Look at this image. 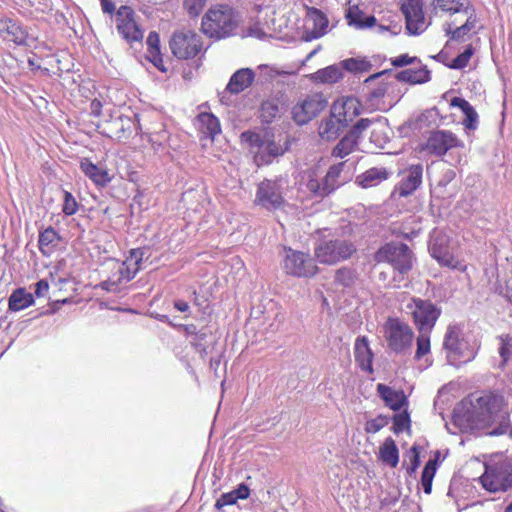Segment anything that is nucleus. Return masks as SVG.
Returning a JSON list of instances; mask_svg holds the SVG:
<instances>
[{"label":"nucleus","instance_id":"052dcab7","mask_svg":"<svg viewBox=\"0 0 512 512\" xmlns=\"http://www.w3.org/2000/svg\"><path fill=\"white\" fill-rule=\"evenodd\" d=\"M508 336H501V346L499 347V354L502 357L503 361L506 362L509 358V349H508Z\"/></svg>","mask_w":512,"mask_h":512},{"label":"nucleus","instance_id":"a878e982","mask_svg":"<svg viewBox=\"0 0 512 512\" xmlns=\"http://www.w3.org/2000/svg\"><path fill=\"white\" fill-rule=\"evenodd\" d=\"M255 79V73L250 68L237 70L230 78L226 90L232 94H239L248 88Z\"/></svg>","mask_w":512,"mask_h":512},{"label":"nucleus","instance_id":"de8ad7c7","mask_svg":"<svg viewBox=\"0 0 512 512\" xmlns=\"http://www.w3.org/2000/svg\"><path fill=\"white\" fill-rule=\"evenodd\" d=\"M344 69L350 72H367L371 69L372 65L365 59H346L342 62Z\"/></svg>","mask_w":512,"mask_h":512},{"label":"nucleus","instance_id":"2eb2a0df","mask_svg":"<svg viewBox=\"0 0 512 512\" xmlns=\"http://www.w3.org/2000/svg\"><path fill=\"white\" fill-rule=\"evenodd\" d=\"M116 27L119 34L130 45L142 43L143 32L134 20V11L128 6H121L116 14Z\"/></svg>","mask_w":512,"mask_h":512},{"label":"nucleus","instance_id":"79ce46f5","mask_svg":"<svg viewBox=\"0 0 512 512\" xmlns=\"http://www.w3.org/2000/svg\"><path fill=\"white\" fill-rule=\"evenodd\" d=\"M146 43L148 46L149 59L157 66V62L162 61L160 55V38L158 33L151 31Z\"/></svg>","mask_w":512,"mask_h":512},{"label":"nucleus","instance_id":"412c9836","mask_svg":"<svg viewBox=\"0 0 512 512\" xmlns=\"http://www.w3.org/2000/svg\"><path fill=\"white\" fill-rule=\"evenodd\" d=\"M448 243L449 239L446 235L435 232L431 236L429 244L431 256L445 266H449L452 263V255Z\"/></svg>","mask_w":512,"mask_h":512},{"label":"nucleus","instance_id":"f257e3e1","mask_svg":"<svg viewBox=\"0 0 512 512\" xmlns=\"http://www.w3.org/2000/svg\"><path fill=\"white\" fill-rule=\"evenodd\" d=\"M504 398L500 395L486 392L471 402V408L464 417L472 429H484L498 423L489 434L503 435L509 428V416L503 412Z\"/></svg>","mask_w":512,"mask_h":512},{"label":"nucleus","instance_id":"f8f14e48","mask_svg":"<svg viewBox=\"0 0 512 512\" xmlns=\"http://www.w3.org/2000/svg\"><path fill=\"white\" fill-rule=\"evenodd\" d=\"M283 268L287 274L297 277H311L318 270L309 255L292 249L286 250Z\"/></svg>","mask_w":512,"mask_h":512},{"label":"nucleus","instance_id":"6e6d98bb","mask_svg":"<svg viewBox=\"0 0 512 512\" xmlns=\"http://www.w3.org/2000/svg\"><path fill=\"white\" fill-rule=\"evenodd\" d=\"M420 64V60L415 56H409L408 54H402L391 59V64L395 67H404L410 64Z\"/></svg>","mask_w":512,"mask_h":512},{"label":"nucleus","instance_id":"473e14b6","mask_svg":"<svg viewBox=\"0 0 512 512\" xmlns=\"http://www.w3.org/2000/svg\"><path fill=\"white\" fill-rule=\"evenodd\" d=\"M450 105L453 107H458L462 110L465 115L463 124L466 129H476L478 123V114L467 100L460 97H454L451 99Z\"/></svg>","mask_w":512,"mask_h":512},{"label":"nucleus","instance_id":"69168bd1","mask_svg":"<svg viewBox=\"0 0 512 512\" xmlns=\"http://www.w3.org/2000/svg\"><path fill=\"white\" fill-rule=\"evenodd\" d=\"M90 108L92 115L99 116L102 109V103L99 100L94 99L90 104Z\"/></svg>","mask_w":512,"mask_h":512},{"label":"nucleus","instance_id":"a19ab883","mask_svg":"<svg viewBox=\"0 0 512 512\" xmlns=\"http://www.w3.org/2000/svg\"><path fill=\"white\" fill-rule=\"evenodd\" d=\"M357 147L358 143L346 134L334 147L332 155L334 157L343 158L353 152Z\"/></svg>","mask_w":512,"mask_h":512},{"label":"nucleus","instance_id":"72a5a7b5","mask_svg":"<svg viewBox=\"0 0 512 512\" xmlns=\"http://www.w3.org/2000/svg\"><path fill=\"white\" fill-rule=\"evenodd\" d=\"M432 6L435 10L455 14L468 13L471 5L468 0H433Z\"/></svg>","mask_w":512,"mask_h":512},{"label":"nucleus","instance_id":"3c124183","mask_svg":"<svg viewBox=\"0 0 512 512\" xmlns=\"http://www.w3.org/2000/svg\"><path fill=\"white\" fill-rule=\"evenodd\" d=\"M207 0H183V8L190 17H197L203 11Z\"/></svg>","mask_w":512,"mask_h":512},{"label":"nucleus","instance_id":"ddd939ff","mask_svg":"<svg viewBox=\"0 0 512 512\" xmlns=\"http://www.w3.org/2000/svg\"><path fill=\"white\" fill-rule=\"evenodd\" d=\"M327 104V99L321 93L308 95L301 103L293 107V119L297 124L304 125L323 111Z\"/></svg>","mask_w":512,"mask_h":512},{"label":"nucleus","instance_id":"5701e85b","mask_svg":"<svg viewBox=\"0 0 512 512\" xmlns=\"http://www.w3.org/2000/svg\"><path fill=\"white\" fill-rule=\"evenodd\" d=\"M0 37L7 42L16 45H25L27 39L26 30L12 19L0 20Z\"/></svg>","mask_w":512,"mask_h":512},{"label":"nucleus","instance_id":"a18cd8bd","mask_svg":"<svg viewBox=\"0 0 512 512\" xmlns=\"http://www.w3.org/2000/svg\"><path fill=\"white\" fill-rule=\"evenodd\" d=\"M431 331L419 332L417 337V349L415 352V359L420 360L422 357L430 352V334Z\"/></svg>","mask_w":512,"mask_h":512},{"label":"nucleus","instance_id":"2f4dec72","mask_svg":"<svg viewBox=\"0 0 512 512\" xmlns=\"http://www.w3.org/2000/svg\"><path fill=\"white\" fill-rule=\"evenodd\" d=\"M80 168L82 172L98 186L103 187L111 181L107 170L96 166L87 159L81 162Z\"/></svg>","mask_w":512,"mask_h":512},{"label":"nucleus","instance_id":"f704fd0d","mask_svg":"<svg viewBox=\"0 0 512 512\" xmlns=\"http://www.w3.org/2000/svg\"><path fill=\"white\" fill-rule=\"evenodd\" d=\"M33 303V295L31 293H27L23 288H18L13 291L8 299V307L11 311H20L29 307Z\"/></svg>","mask_w":512,"mask_h":512},{"label":"nucleus","instance_id":"09e8293b","mask_svg":"<svg viewBox=\"0 0 512 512\" xmlns=\"http://www.w3.org/2000/svg\"><path fill=\"white\" fill-rule=\"evenodd\" d=\"M473 53H474V48L472 47V45L467 46L466 49L464 50V52H462L456 58H454L453 61L451 62V64L448 65L449 68L463 69L464 67H466L468 65V62H469L470 58L472 57Z\"/></svg>","mask_w":512,"mask_h":512},{"label":"nucleus","instance_id":"423d86ee","mask_svg":"<svg viewBox=\"0 0 512 512\" xmlns=\"http://www.w3.org/2000/svg\"><path fill=\"white\" fill-rule=\"evenodd\" d=\"M377 263H389L400 274H407L413 266V254L404 243H388L374 255Z\"/></svg>","mask_w":512,"mask_h":512},{"label":"nucleus","instance_id":"9b49d317","mask_svg":"<svg viewBox=\"0 0 512 512\" xmlns=\"http://www.w3.org/2000/svg\"><path fill=\"white\" fill-rule=\"evenodd\" d=\"M355 251L356 248L353 243L336 239L321 243L315 249V256L321 263L335 264L340 260L348 259Z\"/></svg>","mask_w":512,"mask_h":512},{"label":"nucleus","instance_id":"58836bf2","mask_svg":"<svg viewBox=\"0 0 512 512\" xmlns=\"http://www.w3.org/2000/svg\"><path fill=\"white\" fill-rule=\"evenodd\" d=\"M312 77L317 82L335 83L342 77V73L339 68L328 66L315 72Z\"/></svg>","mask_w":512,"mask_h":512},{"label":"nucleus","instance_id":"7c9ffc66","mask_svg":"<svg viewBox=\"0 0 512 512\" xmlns=\"http://www.w3.org/2000/svg\"><path fill=\"white\" fill-rule=\"evenodd\" d=\"M196 126L203 135L212 140L221 133L220 122L212 113H200L196 118Z\"/></svg>","mask_w":512,"mask_h":512},{"label":"nucleus","instance_id":"338daca9","mask_svg":"<svg viewBox=\"0 0 512 512\" xmlns=\"http://www.w3.org/2000/svg\"><path fill=\"white\" fill-rule=\"evenodd\" d=\"M101 6L105 13L112 14L115 11V5L110 0H101Z\"/></svg>","mask_w":512,"mask_h":512},{"label":"nucleus","instance_id":"774afa93","mask_svg":"<svg viewBox=\"0 0 512 512\" xmlns=\"http://www.w3.org/2000/svg\"><path fill=\"white\" fill-rule=\"evenodd\" d=\"M174 307L180 312H186L189 310V305L186 301L176 300L174 302Z\"/></svg>","mask_w":512,"mask_h":512},{"label":"nucleus","instance_id":"e2e57ef3","mask_svg":"<svg viewBox=\"0 0 512 512\" xmlns=\"http://www.w3.org/2000/svg\"><path fill=\"white\" fill-rule=\"evenodd\" d=\"M237 495V499H246L249 496L250 490L245 484H241L236 490L232 491Z\"/></svg>","mask_w":512,"mask_h":512},{"label":"nucleus","instance_id":"b1692460","mask_svg":"<svg viewBox=\"0 0 512 512\" xmlns=\"http://www.w3.org/2000/svg\"><path fill=\"white\" fill-rule=\"evenodd\" d=\"M392 172L385 167H372L356 177L355 182L362 188L378 186L391 176Z\"/></svg>","mask_w":512,"mask_h":512},{"label":"nucleus","instance_id":"603ef678","mask_svg":"<svg viewBox=\"0 0 512 512\" xmlns=\"http://www.w3.org/2000/svg\"><path fill=\"white\" fill-rule=\"evenodd\" d=\"M389 422V418L384 415H378L376 418L371 419L365 424V432L367 433H377L383 427H385Z\"/></svg>","mask_w":512,"mask_h":512},{"label":"nucleus","instance_id":"1a4fd4ad","mask_svg":"<svg viewBox=\"0 0 512 512\" xmlns=\"http://www.w3.org/2000/svg\"><path fill=\"white\" fill-rule=\"evenodd\" d=\"M344 167L345 162L332 165L321 180L315 175H310L306 183V188L316 197L323 198L328 196L345 182V180L341 178Z\"/></svg>","mask_w":512,"mask_h":512},{"label":"nucleus","instance_id":"4d7b16f0","mask_svg":"<svg viewBox=\"0 0 512 512\" xmlns=\"http://www.w3.org/2000/svg\"><path fill=\"white\" fill-rule=\"evenodd\" d=\"M78 205L75 198L69 192L64 193L63 212L66 215H73L77 211Z\"/></svg>","mask_w":512,"mask_h":512},{"label":"nucleus","instance_id":"cd10ccee","mask_svg":"<svg viewBox=\"0 0 512 512\" xmlns=\"http://www.w3.org/2000/svg\"><path fill=\"white\" fill-rule=\"evenodd\" d=\"M395 78L412 85L423 84L431 79V72L427 66L420 63L418 68H408L396 73Z\"/></svg>","mask_w":512,"mask_h":512},{"label":"nucleus","instance_id":"7ed1b4c3","mask_svg":"<svg viewBox=\"0 0 512 512\" xmlns=\"http://www.w3.org/2000/svg\"><path fill=\"white\" fill-rule=\"evenodd\" d=\"M237 26V13L231 6L224 4L211 6L201 23L203 33L218 40L231 36Z\"/></svg>","mask_w":512,"mask_h":512},{"label":"nucleus","instance_id":"5fc2aeb1","mask_svg":"<svg viewBox=\"0 0 512 512\" xmlns=\"http://www.w3.org/2000/svg\"><path fill=\"white\" fill-rule=\"evenodd\" d=\"M409 460L410 467L407 468V473L411 476L413 475L420 465V457H419V448L416 445H413L409 451Z\"/></svg>","mask_w":512,"mask_h":512},{"label":"nucleus","instance_id":"f03ea898","mask_svg":"<svg viewBox=\"0 0 512 512\" xmlns=\"http://www.w3.org/2000/svg\"><path fill=\"white\" fill-rule=\"evenodd\" d=\"M241 139L255 150L254 160L258 166L268 165L272 161L285 154L290 148L288 136H275L269 131L256 133L246 131L241 134Z\"/></svg>","mask_w":512,"mask_h":512},{"label":"nucleus","instance_id":"864d4df0","mask_svg":"<svg viewBox=\"0 0 512 512\" xmlns=\"http://www.w3.org/2000/svg\"><path fill=\"white\" fill-rule=\"evenodd\" d=\"M371 124L372 120L368 118H362L351 128L347 134L357 143H359V139L361 138L363 131H365Z\"/></svg>","mask_w":512,"mask_h":512},{"label":"nucleus","instance_id":"9d476101","mask_svg":"<svg viewBox=\"0 0 512 512\" xmlns=\"http://www.w3.org/2000/svg\"><path fill=\"white\" fill-rule=\"evenodd\" d=\"M170 49L178 59L194 58L202 49L201 36L191 30L174 32Z\"/></svg>","mask_w":512,"mask_h":512},{"label":"nucleus","instance_id":"c756f323","mask_svg":"<svg viewBox=\"0 0 512 512\" xmlns=\"http://www.w3.org/2000/svg\"><path fill=\"white\" fill-rule=\"evenodd\" d=\"M391 74V70H384V71H381L379 73H375L371 76H369L366 80H365V83L367 84V87L369 88V92H368V96H367V100L372 104V105H377L378 102L384 97V95L386 94L387 92V86L388 84L385 83V82H380L377 86L375 87H371L374 82L378 79V78H382L384 76H388Z\"/></svg>","mask_w":512,"mask_h":512},{"label":"nucleus","instance_id":"680f3d73","mask_svg":"<svg viewBox=\"0 0 512 512\" xmlns=\"http://www.w3.org/2000/svg\"><path fill=\"white\" fill-rule=\"evenodd\" d=\"M48 290H49V284L46 280H40L36 283L35 294L38 297L45 296L47 294Z\"/></svg>","mask_w":512,"mask_h":512},{"label":"nucleus","instance_id":"37998d69","mask_svg":"<svg viewBox=\"0 0 512 512\" xmlns=\"http://www.w3.org/2000/svg\"><path fill=\"white\" fill-rule=\"evenodd\" d=\"M132 256L136 258V261H135V265L138 266L140 261L142 260V253H140L139 250H133L132 251ZM139 270V267H136L133 271L130 270V268L128 266H126L125 263H122L121 266L119 267V279H118V282H120L121 280H125L126 282H129L130 280H132L137 271Z\"/></svg>","mask_w":512,"mask_h":512},{"label":"nucleus","instance_id":"0e129e2a","mask_svg":"<svg viewBox=\"0 0 512 512\" xmlns=\"http://www.w3.org/2000/svg\"><path fill=\"white\" fill-rule=\"evenodd\" d=\"M376 24V18L374 16H367L364 20H362V23L358 24V28H370L373 27Z\"/></svg>","mask_w":512,"mask_h":512},{"label":"nucleus","instance_id":"13d9d810","mask_svg":"<svg viewBox=\"0 0 512 512\" xmlns=\"http://www.w3.org/2000/svg\"><path fill=\"white\" fill-rule=\"evenodd\" d=\"M237 501V495L232 491L229 493L222 494L216 501L215 507L218 511H222L224 506L233 505Z\"/></svg>","mask_w":512,"mask_h":512},{"label":"nucleus","instance_id":"f3484780","mask_svg":"<svg viewBox=\"0 0 512 512\" xmlns=\"http://www.w3.org/2000/svg\"><path fill=\"white\" fill-rule=\"evenodd\" d=\"M132 125L130 117L121 115L96 124L100 133L117 140L127 139L131 134Z\"/></svg>","mask_w":512,"mask_h":512},{"label":"nucleus","instance_id":"0eeeda50","mask_svg":"<svg viewBox=\"0 0 512 512\" xmlns=\"http://www.w3.org/2000/svg\"><path fill=\"white\" fill-rule=\"evenodd\" d=\"M383 329L387 345L393 352L400 354L410 350L414 333L408 324L398 318H388Z\"/></svg>","mask_w":512,"mask_h":512},{"label":"nucleus","instance_id":"4be33fe9","mask_svg":"<svg viewBox=\"0 0 512 512\" xmlns=\"http://www.w3.org/2000/svg\"><path fill=\"white\" fill-rule=\"evenodd\" d=\"M423 166L422 164L411 165L403 172V177L399 184L400 196L412 194L422 183Z\"/></svg>","mask_w":512,"mask_h":512},{"label":"nucleus","instance_id":"c9c22d12","mask_svg":"<svg viewBox=\"0 0 512 512\" xmlns=\"http://www.w3.org/2000/svg\"><path fill=\"white\" fill-rule=\"evenodd\" d=\"M380 459L390 465L391 467H396L399 462V450L396 446L395 441L388 437L385 439L383 444L380 447L379 450Z\"/></svg>","mask_w":512,"mask_h":512},{"label":"nucleus","instance_id":"bb28decb","mask_svg":"<svg viewBox=\"0 0 512 512\" xmlns=\"http://www.w3.org/2000/svg\"><path fill=\"white\" fill-rule=\"evenodd\" d=\"M355 360L360 368L368 373H373V353L365 336L358 337L355 342Z\"/></svg>","mask_w":512,"mask_h":512},{"label":"nucleus","instance_id":"c03bdc74","mask_svg":"<svg viewBox=\"0 0 512 512\" xmlns=\"http://www.w3.org/2000/svg\"><path fill=\"white\" fill-rule=\"evenodd\" d=\"M356 272L348 267L340 268L335 273V282L344 287L352 286L356 281Z\"/></svg>","mask_w":512,"mask_h":512},{"label":"nucleus","instance_id":"bf43d9fd","mask_svg":"<svg viewBox=\"0 0 512 512\" xmlns=\"http://www.w3.org/2000/svg\"><path fill=\"white\" fill-rule=\"evenodd\" d=\"M362 15L363 13L358 9V7H350L346 15L349 25H353L358 28V24L362 23Z\"/></svg>","mask_w":512,"mask_h":512},{"label":"nucleus","instance_id":"39448f33","mask_svg":"<svg viewBox=\"0 0 512 512\" xmlns=\"http://www.w3.org/2000/svg\"><path fill=\"white\" fill-rule=\"evenodd\" d=\"M479 481L490 493L506 492L512 489V459L485 465V472L480 476Z\"/></svg>","mask_w":512,"mask_h":512},{"label":"nucleus","instance_id":"20e7f679","mask_svg":"<svg viewBox=\"0 0 512 512\" xmlns=\"http://www.w3.org/2000/svg\"><path fill=\"white\" fill-rule=\"evenodd\" d=\"M443 350L447 362L456 367L470 362L476 356V351L463 338L460 328L456 325L448 326L444 336Z\"/></svg>","mask_w":512,"mask_h":512},{"label":"nucleus","instance_id":"4c0bfd02","mask_svg":"<svg viewBox=\"0 0 512 512\" xmlns=\"http://www.w3.org/2000/svg\"><path fill=\"white\" fill-rule=\"evenodd\" d=\"M59 240V235L52 227L46 228L39 234V249L44 255L49 254L51 246Z\"/></svg>","mask_w":512,"mask_h":512},{"label":"nucleus","instance_id":"4468645a","mask_svg":"<svg viewBox=\"0 0 512 512\" xmlns=\"http://www.w3.org/2000/svg\"><path fill=\"white\" fill-rule=\"evenodd\" d=\"M462 146V141H460L451 131L435 130L429 134L423 146V150L431 155L442 157L450 149Z\"/></svg>","mask_w":512,"mask_h":512},{"label":"nucleus","instance_id":"c85d7f7f","mask_svg":"<svg viewBox=\"0 0 512 512\" xmlns=\"http://www.w3.org/2000/svg\"><path fill=\"white\" fill-rule=\"evenodd\" d=\"M377 392L385 404L394 411L400 410L406 403V396L402 390L396 391L384 384H378Z\"/></svg>","mask_w":512,"mask_h":512},{"label":"nucleus","instance_id":"6ab92c4d","mask_svg":"<svg viewBox=\"0 0 512 512\" xmlns=\"http://www.w3.org/2000/svg\"><path fill=\"white\" fill-rule=\"evenodd\" d=\"M333 117H339L342 123L347 127L361 113V104L358 99L348 97L343 100L335 101L332 106Z\"/></svg>","mask_w":512,"mask_h":512},{"label":"nucleus","instance_id":"a211bd4d","mask_svg":"<svg viewBox=\"0 0 512 512\" xmlns=\"http://www.w3.org/2000/svg\"><path fill=\"white\" fill-rule=\"evenodd\" d=\"M401 11L405 16L406 30L409 34L418 35L426 29L422 3L402 4Z\"/></svg>","mask_w":512,"mask_h":512},{"label":"nucleus","instance_id":"49530a36","mask_svg":"<svg viewBox=\"0 0 512 512\" xmlns=\"http://www.w3.org/2000/svg\"><path fill=\"white\" fill-rule=\"evenodd\" d=\"M261 118L264 122L270 123L279 114V106L274 100H266L261 104Z\"/></svg>","mask_w":512,"mask_h":512},{"label":"nucleus","instance_id":"dca6fc26","mask_svg":"<svg viewBox=\"0 0 512 512\" xmlns=\"http://www.w3.org/2000/svg\"><path fill=\"white\" fill-rule=\"evenodd\" d=\"M255 201L267 210L280 208L284 203V199L279 182L268 179L262 181L258 185Z\"/></svg>","mask_w":512,"mask_h":512},{"label":"nucleus","instance_id":"ea45409f","mask_svg":"<svg viewBox=\"0 0 512 512\" xmlns=\"http://www.w3.org/2000/svg\"><path fill=\"white\" fill-rule=\"evenodd\" d=\"M437 469V460L430 459L425 464L424 469L421 475V484L423 486L424 492L426 494H430L432 491V481L435 476Z\"/></svg>","mask_w":512,"mask_h":512},{"label":"nucleus","instance_id":"6e6552de","mask_svg":"<svg viewBox=\"0 0 512 512\" xmlns=\"http://www.w3.org/2000/svg\"><path fill=\"white\" fill-rule=\"evenodd\" d=\"M407 308L410 310L419 332L431 331L441 315V309L432 301L412 298Z\"/></svg>","mask_w":512,"mask_h":512},{"label":"nucleus","instance_id":"8fccbe9b","mask_svg":"<svg viewBox=\"0 0 512 512\" xmlns=\"http://www.w3.org/2000/svg\"><path fill=\"white\" fill-rule=\"evenodd\" d=\"M405 429H410V416L407 411H403L393 416L394 433L399 434Z\"/></svg>","mask_w":512,"mask_h":512},{"label":"nucleus","instance_id":"393cba45","mask_svg":"<svg viewBox=\"0 0 512 512\" xmlns=\"http://www.w3.org/2000/svg\"><path fill=\"white\" fill-rule=\"evenodd\" d=\"M346 126L339 117H333L332 109L328 117L321 120L318 135L324 141L335 140Z\"/></svg>","mask_w":512,"mask_h":512},{"label":"nucleus","instance_id":"aec40b11","mask_svg":"<svg viewBox=\"0 0 512 512\" xmlns=\"http://www.w3.org/2000/svg\"><path fill=\"white\" fill-rule=\"evenodd\" d=\"M307 31L306 40H312L322 37L327 33L329 21L327 16L319 9L311 7L307 11Z\"/></svg>","mask_w":512,"mask_h":512},{"label":"nucleus","instance_id":"e433bc0d","mask_svg":"<svg viewBox=\"0 0 512 512\" xmlns=\"http://www.w3.org/2000/svg\"><path fill=\"white\" fill-rule=\"evenodd\" d=\"M466 14L468 15V18L463 25L457 27L454 30H452L451 26L449 25L448 28L446 29V34L450 36L451 40H459L472 29L475 28L477 17L476 14L474 13V9L472 8V6H470V10Z\"/></svg>","mask_w":512,"mask_h":512}]
</instances>
